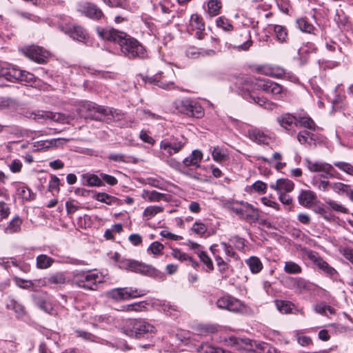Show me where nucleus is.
<instances>
[{
  "label": "nucleus",
  "mask_w": 353,
  "mask_h": 353,
  "mask_svg": "<svg viewBox=\"0 0 353 353\" xmlns=\"http://www.w3.org/2000/svg\"><path fill=\"white\" fill-rule=\"evenodd\" d=\"M235 85L245 100L265 108H271L273 103L263 97L256 95V90H262L266 93L271 94L276 99L285 97L287 92V90L281 85L271 80L256 79L247 76L238 77L235 81Z\"/></svg>",
  "instance_id": "nucleus-1"
},
{
  "label": "nucleus",
  "mask_w": 353,
  "mask_h": 353,
  "mask_svg": "<svg viewBox=\"0 0 353 353\" xmlns=\"http://www.w3.org/2000/svg\"><path fill=\"white\" fill-rule=\"evenodd\" d=\"M123 332L137 339H150L157 332V327L143 319L128 320L123 327Z\"/></svg>",
  "instance_id": "nucleus-2"
},
{
  "label": "nucleus",
  "mask_w": 353,
  "mask_h": 353,
  "mask_svg": "<svg viewBox=\"0 0 353 353\" xmlns=\"http://www.w3.org/2000/svg\"><path fill=\"white\" fill-rule=\"evenodd\" d=\"M73 281L79 288L96 290L98 285L104 282L105 276L97 270L79 271L74 274Z\"/></svg>",
  "instance_id": "nucleus-3"
},
{
  "label": "nucleus",
  "mask_w": 353,
  "mask_h": 353,
  "mask_svg": "<svg viewBox=\"0 0 353 353\" xmlns=\"http://www.w3.org/2000/svg\"><path fill=\"white\" fill-rule=\"evenodd\" d=\"M119 46L122 53L129 59H143L147 55L146 50L141 43L126 33Z\"/></svg>",
  "instance_id": "nucleus-4"
},
{
  "label": "nucleus",
  "mask_w": 353,
  "mask_h": 353,
  "mask_svg": "<svg viewBox=\"0 0 353 353\" xmlns=\"http://www.w3.org/2000/svg\"><path fill=\"white\" fill-rule=\"evenodd\" d=\"M81 117L85 119L100 120L103 116H106L111 110L108 108L98 105L90 101L81 102L78 108Z\"/></svg>",
  "instance_id": "nucleus-5"
},
{
  "label": "nucleus",
  "mask_w": 353,
  "mask_h": 353,
  "mask_svg": "<svg viewBox=\"0 0 353 353\" xmlns=\"http://www.w3.org/2000/svg\"><path fill=\"white\" fill-rule=\"evenodd\" d=\"M174 104L176 109L182 114L196 118H201L203 116V108L194 101L184 99L176 101Z\"/></svg>",
  "instance_id": "nucleus-6"
},
{
  "label": "nucleus",
  "mask_w": 353,
  "mask_h": 353,
  "mask_svg": "<svg viewBox=\"0 0 353 353\" xmlns=\"http://www.w3.org/2000/svg\"><path fill=\"white\" fill-rule=\"evenodd\" d=\"M119 268L126 271L150 276H152L155 273V269L152 266L145 265L138 261L125 258L122 259L121 265H119Z\"/></svg>",
  "instance_id": "nucleus-7"
},
{
  "label": "nucleus",
  "mask_w": 353,
  "mask_h": 353,
  "mask_svg": "<svg viewBox=\"0 0 353 353\" xmlns=\"http://www.w3.org/2000/svg\"><path fill=\"white\" fill-rule=\"evenodd\" d=\"M228 345H230L236 350H243L245 352L256 351L263 349V343H258L256 341H252L248 338H239L234 336H230L227 340Z\"/></svg>",
  "instance_id": "nucleus-8"
},
{
  "label": "nucleus",
  "mask_w": 353,
  "mask_h": 353,
  "mask_svg": "<svg viewBox=\"0 0 353 353\" xmlns=\"http://www.w3.org/2000/svg\"><path fill=\"white\" fill-rule=\"evenodd\" d=\"M145 294L146 292L144 290L134 288H114L108 292L109 297L115 301L129 300L130 299L141 297Z\"/></svg>",
  "instance_id": "nucleus-9"
},
{
  "label": "nucleus",
  "mask_w": 353,
  "mask_h": 353,
  "mask_svg": "<svg viewBox=\"0 0 353 353\" xmlns=\"http://www.w3.org/2000/svg\"><path fill=\"white\" fill-rule=\"evenodd\" d=\"M216 305L220 309L227 310L236 313L243 312L245 308L243 302L230 295L219 298L216 302Z\"/></svg>",
  "instance_id": "nucleus-10"
},
{
  "label": "nucleus",
  "mask_w": 353,
  "mask_h": 353,
  "mask_svg": "<svg viewBox=\"0 0 353 353\" xmlns=\"http://www.w3.org/2000/svg\"><path fill=\"white\" fill-rule=\"evenodd\" d=\"M188 143L187 139L183 135H179L170 140L164 139L160 143V148L165 151L169 157L178 153Z\"/></svg>",
  "instance_id": "nucleus-11"
},
{
  "label": "nucleus",
  "mask_w": 353,
  "mask_h": 353,
  "mask_svg": "<svg viewBox=\"0 0 353 353\" xmlns=\"http://www.w3.org/2000/svg\"><path fill=\"white\" fill-rule=\"evenodd\" d=\"M304 163L307 169L312 172H321L323 178L332 177L331 172L334 170L332 165L318 161H312L308 158L304 159Z\"/></svg>",
  "instance_id": "nucleus-12"
},
{
  "label": "nucleus",
  "mask_w": 353,
  "mask_h": 353,
  "mask_svg": "<svg viewBox=\"0 0 353 353\" xmlns=\"http://www.w3.org/2000/svg\"><path fill=\"white\" fill-rule=\"evenodd\" d=\"M308 259L316 265L319 270L323 271L327 276L333 277L338 274L337 271L331 267L325 261H324L316 252H310L307 254Z\"/></svg>",
  "instance_id": "nucleus-13"
},
{
  "label": "nucleus",
  "mask_w": 353,
  "mask_h": 353,
  "mask_svg": "<svg viewBox=\"0 0 353 353\" xmlns=\"http://www.w3.org/2000/svg\"><path fill=\"white\" fill-rule=\"evenodd\" d=\"M23 52L27 57L38 63H46L49 56L48 51L36 46L26 48Z\"/></svg>",
  "instance_id": "nucleus-14"
},
{
  "label": "nucleus",
  "mask_w": 353,
  "mask_h": 353,
  "mask_svg": "<svg viewBox=\"0 0 353 353\" xmlns=\"http://www.w3.org/2000/svg\"><path fill=\"white\" fill-rule=\"evenodd\" d=\"M35 80V77L33 74L25 70H21L19 68L12 67L10 72V75L8 81L14 82L15 81L21 83L31 84Z\"/></svg>",
  "instance_id": "nucleus-15"
},
{
  "label": "nucleus",
  "mask_w": 353,
  "mask_h": 353,
  "mask_svg": "<svg viewBox=\"0 0 353 353\" xmlns=\"http://www.w3.org/2000/svg\"><path fill=\"white\" fill-rule=\"evenodd\" d=\"M77 10L93 19H100L103 17L101 10L97 5L89 2L79 4Z\"/></svg>",
  "instance_id": "nucleus-16"
},
{
  "label": "nucleus",
  "mask_w": 353,
  "mask_h": 353,
  "mask_svg": "<svg viewBox=\"0 0 353 353\" xmlns=\"http://www.w3.org/2000/svg\"><path fill=\"white\" fill-rule=\"evenodd\" d=\"M62 30L74 40L77 41L85 43L88 39V32L81 26L72 25L71 26L63 28Z\"/></svg>",
  "instance_id": "nucleus-17"
},
{
  "label": "nucleus",
  "mask_w": 353,
  "mask_h": 353,
  "mask_svg": "<svg viewBox=\"0 0 353 353\" xmlns=\"http://www.w3.org/2000/svg\"><path fill=\"white\" fill-rule=\"evenodd\" d=\"M276 120L281 127L288 131L289 133L292 134L295 132L294 128L297 126L298 119L292 114H283L278 117Z\"/></svg>",
  "instance_id": "nucleus-18"
},
{
  "label": "nucleus",
  "mask_w": 353,
  "mask_h": 353,
  "mask_svg": "<svg viewBox=\"0 0 353 353\" xmlns=\"http://www.w3.org/2000/svg\"><path fill=\"white\" fill-rule=\"evenodd\" d=\"M97 32L99 37L103 39L117 42L119 45L123 37H125V32L118 31L114 28L98 30Z\"/></svg>",
  "instance_id": "nucleus-19"
},
{
  "label": "nucleus",
  "mask_w": 353,
  "mask_h": 353,
  "mask_svg": "<svg viewBox=\"0 0 353 353\" xmlns=\"http://www.w3.org/2000/svg\"><path fill=\"white\" fill-rule=\"evenodd\" d=\"M241 205H243V214L242 219L250 223H256L259 220L260 211L258 208L247 202H241Z\"/></svg>",
  "instance_id": "nucleus-20"
},
{
  "label": "nucleus",
  "mask_w": 353,
  "mask_h": 353,
  "mask_svg": "<svg viewBox=\"0 0 353 353\" xmlns=\"http://www.w3.org/2000/svg\"><path fill=\"white\" fill-rule=\"evenodd\" d=\"M14 280L18 287L23 289H31L36 291L41 287L47 286L45 278L39 280L28 281L14 276Z\"/></svg>",
  "instance_id": "nucleus-21"
},
{
  "label": "nucleus",
  "mask_w": 353,
  "mask_h": 353,
  "mask_svg": "<svg viewBox=\"0 0 353 353\" xmlns=\"http://www.w3.org/2000/svg\"><path fill=\"white\" fill-rule=\"evenodd\" d=\"M28 117L34 119L40 120L43 119H52L58 122L64 123L66 121L67 117L59 113H53L50 112L38 111L37 112H31Z\"/></svg>",
  "instance_id": "nucleus-22"
},
{
  "label": "nucleus",
  "mask_w": 353,
  "mask_h": 353,
  "mask_svg": "<svg viewBox=\"0 0 353 353\" xmlns=\"http://www.w3.org/2000/svg\"><path fill=\"white\" fill-rule=\"evenodd\" d=\"M190 28L192 30H196L195 36L198 39H203L204 37L203 30L205 25L202 18L198 14H192L190 21Z\"/></svg>",
  "instance_id": "nucleus-23"
},
{
  "label": "nucleus",
  "mask_w": 353,
  "mask_h": 353,
  "mask_svg": "<svg viewBox=\"0 0 353 353\" xmlns=\"http://www.w3.org/2000/svg\"><path fill=\"white\" fill-rule=\"evenodd\" d=\"M248 137L258 144L268 145L270 138L262 130L258 128L250 129L248 132Z\"/></svg>",
  "instance_id": "nucleus-24"
},
{
  "label": "nucleus",
  "mask_w": 353,
  "mask_h": 353,
  "mask_svg": "<svg viewBox=\"0 0 353 353\" xmlns=\"http://www.w3.org/2000/svg\"><path fill=\"white\" fill-rule=\"evenodd\" d=\"M277 309L283 314H303L302 309H298L294 304L289 301H276Z\"/></svg>",
  "instance_id": "nucleus-25"
},
{
  "label": "nucleus",
  "mask_w": 353,
  "mask_h": 353,
  "mask_svg": "<svg viewBox=\"0 0 353 353\" xmlns=\"http://www.w3.org/2000/svg\"><path fill=\"white\" fill-rule=\"evenodd\" d=\"M141 196L149 202H159L161 201H169L170 196L155 190H143Z\"/></svg>",
  "instance_id": "nucleus-26"
},
{
  "label": "nucleus",
  "mask_w": 353,
  "mask_h": 353,
  "mask_svg": "<svg viewBox=\"0 0 353 353\" xmlns=\"http://www.w3.org/2000/svg\"><path fill=\"white\" fill-rule=\"evenodd\" d=\"M202 159L203 152L199 150H194L183 159V163L186 167L194 166L195 168H199Z\"/></svg>",
  "instance_id": "nucleus-27"
},
{
  "label": "nucleus",
  "mask_w": 353,
  "mask_h": 353,
  "mask_svg": "<svg viewBox=\"0 0 353 353\" xmlns=\"http://www.w3.org/2000/svg\"><path fill=\"white\" fill-rule=\"evenodd\" d=\"M69 139L57 138L49 140L39 141L37 142V146L39 149H49L51 148H58L63 145Z\"/></svg>",
  "instance_id": "nucleus-28"
},
{
  "label": "nucleus",
  "mask_w": 353,
  "mask_h": 353,
  "mask_svg": "<svg viewBox=\"0 0 353 353\" xmlns=\"http://www.w3.org/2000/svg\"><path fill=\"white\" fill-rule=\"evenodd\" d=\"M270 188L276 191L284 190L285 192H290L294 190V183L287 179H278L275 183L270 185Z\"/></svg>",
  "instance_id": "nucleus-29"
},
{
  "label": "nucleus",
  "mask_w": 353,
  "mask_h": 353,
  "mask_svg": "<svg viewBox=\"0 0 353 353\" xmlns=\"http://www.w3.org/2000/svg\"><path fill=\"white\" fill-rule=\"evenodd\" d=\"M299 203L306 208L310 207L316 199V194L311 190H303L299 195Z\"/></svg>",
  "instance_id": "nucleus-30"
},
{
  "label": "nucleus",
  "mask_w": 353,
  "mask_h": 353,
  "mask_svg": "<svg viewBox=\"0 0 353 353\" xmlns=\"http://www.w3.org/2000/svg\"><path fill=\"white\" fill-rule=\"evenodd\" d=\"M292 288L297 293L308 292L311 290V283L303 278H295L291 279Z\"/></svg>",
  "instance_id": "nucleus-31"
},
{
  "label": "nucleus",
  "mask_w": 353,
  "mask_h": 353,
  "mask_svg": "<svg viewBox=\"0 0 353 353\" xmlns=\"http://www.w3.org/2000/svg\"><path fill=\"white\" fill-rule=\"evenodd\" d=\"M93 198L98 201L105 203L108 205H121L123 203V201L119 199L118 198L111 196L105 192H99L94 194Z\"/></svg>",
  "instance_id": "nucleus-32"
},
{
  "label": "nucleus",
  "mask_w": 353,
  "mask_h": 353,
  "mask_svg": "<svg viewBox=\"0 0 353 353\" xmlns=\"http://www.w3.org/2000/svg\"><path fill=\"white\" fill-rule=\"evenodd\" d=\"M47 287H50L52 285H62L66 281V278L63 272H56L49 275L48 277H45Z\"/></svg>",
  "instance_id": "nucleus-33"
},
{
  "label": "nucleus",
  "mask_w": 353,
  "mask_h": 353,
  "mask_svg": "<svg viewBox=\"0 0 353 353\" xmlns=\"http://www.w3.org/2000/svg\"><path fill=\"white\" fill-rule=\"evenodd\" d=\"M21 224L22 220L19 216H16L4 227V232L9 234L19 232L21 230Z\"/></svg>",
  "instance_id": "nucleus-34"
},
{
  "label": "nucleus",
  "mask_w": 353,
  "mask_h": 353,
  "mask_svg": "<svg viewBox=\"0 0 353 353\" xmlns=\"http://www.w3.org/2000/svg\"><path fill=\"white\" fill-rule=\"evenodd\" d=\"M273 30L275 38L278 42L284 43L287 41L288 34V30L285 27L280 25H274Z\"/></svg>",
  "instance_id": "nucleus-35"
},
{
  "label": "nucleus",
  "mask_w": 353,
  "mask_h": 353,
  "mask_svg": "<svg viewBox=\"0 0 353 353\" xmlns=\"http://www.w3.org/2000/svg\"><path fill=\"white\" fill-rule=\"evenodd\" d=\"M146 309V303L144 301L136 302L131 304L122 305L121 311L139 312Z\"/></svg>",
  "instance_id": "nucleus-36"
},
{
  "label": "nucleus",
  "mask_w": 353,
  "mask_h": 353,
  "mask_svg": "<svg viewBox=\"0 0 353 353\" xmlns=\"http://www.w3.org/2000/svg\"><path fill=\"white\" fill-rule=\"evenodd\" d=\"M245 263L248 265L250 271L256 274L263 268V264L261 260L256 256H251L245 261Z\"/></svg>",
  "instance_id": "nucleus-37"
},
{
  "label": "nucleus",
  "mask_w": 353,
  "mask_h": 353,
  "mask_svg": "<svg viewBox=\"0 0 353 353\" xmlns=\"http://www.w3.org/2000/svg\"><path fill=\"white\" fill-rule=\"evenodd\" d=\"M36 261L37 268L46 269L52 265L54 260L46 254H40L37 256Z\"/></svg>",
  "instance_id": "nucleus-38"
},
{
  "label": "nucleus",
  "mask_w": 353,
  "mask_h": 353,
  "mask_svg": "<svg viewBox=\"0 0 353 353\" xmlns=\"http://www.w3.org/2000/svg\"><path fill=\"white\" fill-rule=\"evenodd\" d=\"M264 74L274 78H281L286 74V72L284 68L274 65L266 68Z\"/></svg>",
  "instance_id": "nucleus-39"
},
{
  "label": "nucleus",
  "mask_w": 353,
  "mask_h": 353,
  "mask_svg": "<svg viewBox=\"0 0 353 353\" xmlns=\"http://www.w3.org/2000/svg\"><path fill=\"white\" fill-rule=\"evenodd\" d=\"M163 208L161 206H157V205H150L147 207L143 213V216L146 220H150L152 217H154L155 215H157L159 213H161L163 211Z\"/></svg>",
  "instance_id": "nucleus-40"
},
{
  "label": "nucleus",
  "mask_w": 353,
  "mask_h": 353,
  "mask_svg": "<svg viewBox=\"0 0 353 353\" xmlns=\"http://www.w3.org/2000/svg\"><path fill=\"white\" fill-rule=\"evenodd\" d=\"M210 152L213 160L217 163H221L227 158V154L218 146L210 148Z\"/></svg>",
  "instance_id": "nucleus-41"
},
{
  "label": "nucleus",
  "mask_w": 353,
  "mask_h": 353,
  "mask_svg": "<svg viewBox=\"0 0 353 353\" xmlns=\"http://www.w3.org/2000/svg\"><path fill=\"white\" fill-rule=\"evenodd\" d=\"M284 271L288 274H300L302 272L301 267L294 261H286L284 265Z\"/></svg>",
  "instance_id": "nucleus-42"
},
{
  "label": "nucleus",
  "mask_w": 353,
  "mask_h": 353,
  "mask_svg": "<svg viewBox=\"0 0 353 353\" xmlns=\"http://www.w3.org/2000/svg\"><path fill=\"white\" fill-rule=\"evenodd\" d=\"M208 13L210 16H216L219 14L221 8L220 0H210L208 3Z\"/></svg>",
  "instance_id": "nucleus-43"
},
{
  "label": "nucleus",
  "mask_w": 353,
  "mask_h": 353,
  "mask_svg": "<svg viewBox=\"0 0 353 353\" xmlns=\"http://www.w3.org/2000/svg\"><path fill=\"white\" fill-rule=\"evenodd\" d=\"M197 254L200 260L206 265L208 271H212L214 270L213 263L207 253L202 250H198Z\"/></svg>",
  "instance_id": "nucleus-44"
},
{
  "label": "nucleus",
  "mask_w": 353,
  "mask_h": 353,
  "mask_svg": "<svg viewBox=\"0 0 353 353\" xmlns=\"http://www.w3.org/2000/svg\"><path fill=\"white\" fill-rule=\"evenodd\" d=\"M7 308L12 310L18 316H21L25 314L23 306L13 299L7 304Z\"/></svg>",
  "instance_id": "nucleus-45"
},
{
  "label": "nucleus",
  "mask_w": 353,
  "mask_h": 353,
  "mask_svg": "<svg viewBox=\"0 0 353 353\" xmlns=\"http://www.w3.org/2000/svg\"><path fill=\"white\" fill-rule=\"evenodd\" d=\"M17 194L23 200H30L34 194L31 190L26 186H19L17 188Z\"/></svg>",
  "instance_id": "nucleus-46"
},
{
  "label": "nucleus",
  "mask_w": 353,
  "mask_h": 353,
  "mask_svg": "<svg viewBox=\"0 0 353 353\" xmlns=\"http://www.w3.org/2000/svg\"><path fill=\"white\" fill-rule=\"evenodd\" d=\"M314 134L308 131L303 130L300 132L297 135L298 141L301 143H311L314 140Z\"/></svg>",
  "instance_id": "nucleus-47"
},
{
  "label": "nucleus",
  "mask_w": 353,
  "mask_h": 353,
  "mask_svg": "<svg viewBox=\"0 0 353 353\" xmlns=\"http://www.w3.org/2000/svg\"><path fill=\"white\" fill-rule=\"evenodd\" d=\"M216 24L218 27L222 28L225 31H232L233 26L230 23L229 20L224 17H220L216 20Z\"/></svg>",
  "instance_id": "nucleus-48"
},
{
  "label": "nucleus",
  "mask_w": 353,
  "mask_h": 353,
  "mask_svg": "<svg viewBox=\"0 0 353 353\" xmlns=\"http://www.w3.org/2000/svg\"><path fill=\"white\" fill-rule=\"evenodd\" d=\"M296 23L299 28L302 31L307 33L313 32L314 29V26L307 21L305 19H299L297 20Z\"/></svg>",
  "instance_id": "nucleus-49"
},
{
  "label": "nucleus",
  "mask_w": 353,
  "mask_h": 353,
  "mask_svg": "<svg viewBox=\"0 0 353 353\" xmlns=\"http://www.w3.org/2000/svg\"><path fill=\"white\" fill-rule=\"evenodd\" d=\"M316 50V47L314 43L312 42H307L303 43V46L299 49L298 53L300 56H303L305 54L315 52Z\"/></svg>",
  "instance_id": "nucleus-50"
},
{
  "label": "nucleus",
  "mask_w": 353,
  "mask_h": 353,
  "mask_svg": "<svg viewBox=\"0 0 353 353\" xmlns=\"http://www.w3.org/2000/svg\"><path fill=\"white\" fill-rule=\"evenodd\" d=\"M350 185L341 182H336L331 185L332 190L339 194H347Z\"/></svg>",
  "instance_id": "nucleus-51"
},
{
  "label": "nucleus",
  "mask_w": 353,
  "mask_h": 353,
  "mask_svg": "<svg viewBox=\"0 0 353 353\" xmlns=\"http://www.w3.org/2000/svg\"><path fill=\"white\" fill-rule=\"evenodd\" d=\"M207 230L208 226L200 221H196L192 227V230L199 236H203Z\"/></svg>",
  "instance_id": "nucleus-52"
},
{
  "label": "nucleus",
  "mask_w": 353,
  "mask_h": 353,
  "mask_svg": "<svg viewBox=\"0 0 353 353\" xmlns=\"http://www.w3.org/2000/svg\"><path fill=\"white\" fill-rule=\"evenodd\" d=\"M325 202L328 205V206L335 212L344 214H346L348 212V210L345 207H344L343 205L340 203H336L333 200L328 199Z\"/></svg>",
  "instance_id": "nucleus-53"
},
{
  "label": "nucleus",
  "mask_w": 353,
  "mask_h": 353,
  "mask_svg": "<svg viewBox=\"0 0 353 353\" xmlns=\"http://www.w3.org/2000/svg\"><path fill=\"white\" fill-rule=\"evenodd\" d=\"M334 165L343 172L353 176V165L343 161H336Z\"/></svg>",
  "instance_id": "nucleus-54"
},
{
  "label": "nucleus",
  "mask_w": 353,
  "mask_h": 353,
  "mask_svg": "<svg viewBox=\"0 0 353 353\" xmlns=\"http://www.w3.org/2000/svg\"><path fill=\"white\" fill-rule=\"evenodd\" d=\"M300 124L301 126L307 128L310 130L315 129V123L314 121L308 117H302L298 119L297 125Z\"/></svg>",
  "instance_id": "nucleus-55"
},
{
  "label": "nucleus",
  "mask_w": 353,
  "mask_h": 353,
  "mask_svg": "<svg viewBox=\"0 0 353 353\" xmlns=\"http://www.w3.org/2000/svg\"><path fill=\"white\" fill-rule=\"evenodd\" d=\"M65 208L68 214H73L80 209L79 203L74 199L66 201Z\"/></svg>",
  "instance_id": "nucleus-56"
},
{
  "label": "nucleus",
  "mask_w": 353,
  "mask_h": 353,
  "mask_svg": "<svg viewBox=\"0 0 353 353\" xmlns=\"http://www.w3.org/2000/svg\"><path fill=\"white\" fill-rule=\"evenodd\" d=\"M12 67L7 63L0 61V77L8 79Z\"/></svg>",
  "instance_id": "nucleus-57"
},
{
  "label": "nucleus",
  "mask_w": 353,
  "mask_h": 353,
  "mask_svg": "<svg viewBox=\"0 0 353 353\" xmlns=\"http://www.w3.org/2000/svg\"><path fill=\"white\" fill-rule=\"evenodd\" d=\"M87 183L90 186H101L103 183L101 179V177H99L95 174H90L87 177Z\"/></svg>",
  "instance_id": "nucleus-58"
},
{
  "label": "nucleus",
  "mask_w": 353,
  "mask_h": 353,
  "mask_svg": "<svg viewBox=\"0 0 353 353\" xmlns=\"http://www.w3.org/2000/svg\"><path fill=\"white\" fill-rule=\"evenodd\" d=\"M59 184H60L59 179L55 175L51 176L50 181L49 182V185H48L49 190L51 192H53V191L59 192Z\"/></svg>",
  "instance_id": "nucleus-59"
},
{
  "label": "nucleus",
  "mask_w": 353,
  "mask_h": 353,
  "mask_svg": "<svg viewBox=\"0 0 353 353\" xmlns=\"http://www.w3.org/2000/svg\"><path fill=\"white\" fill-rule=\"evenodd\" d=\"M172 256L180 261H186L190 259V256L178 249L172 250Z\"/></svg>",
  "instance_id": "nucleus-60"
},
{
  "label": "nucleus",
  "mask_w": 353,
  "mask_h": 353,
  "mask_svg": "<svg viewBox=\"0 0 353 353\" xmlns=\"http://www.w3.org/2000/svg\"><path fill=\"white\" fill-rule=\"evenodd\" d=\"M164 246L162 243L154 241L151 243L150 247L148 248V250H150L154 254H159L163 250Z\"/></svg>",
  "instance_id": "nucleus-61"
},
{
  "label": "nucleus",
  "mask_w": 353,
  "mask_h": 353,
  "mask_svg": "<svg viewBox=\"0 0 353 353\" xmlns=\"http://www.w3.org/2000/svg\"><path fill=\"white\" fill-rule=\"evenodd\" d=\"M185 54L190 59L199 58V48L194 46H190L186 49Z\"/></svg>",
  "instance_id": "nucleus-62"
},
{
  "label": "nucleus",
  "mask_w": 353,
  "mask_h": 353,
  "mask_svg": "<svg viewBox=\"0 0 353 353\" xmlns=\"http://www.w3.org/2000/svg\"><path fill=\"white\" fill-rule=\"evenodd\" d=\"M230 241L234 244V247L239 250H243L245 248V240L239 236H234Z\"/></svg>",
  "instance_id": "nucleus-63"
},
{
  "label": "nucleus",
  "mask_w": 353,
  "mask_h": 353,
  "mask_svg": "<svg viewBox=\"0 0 353 353\" xmlns=\"http://www.w3.org/2000/svg\"><path fill=\"white\" fill-rule=\"evenodd\" d=\"M341 253L344 258L349 261L353 265V249L350 248H344L341 250Z\"/></svg>",
  "instance_id": "nucleus-64"
}]
</instances>
